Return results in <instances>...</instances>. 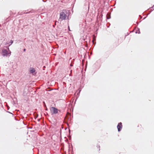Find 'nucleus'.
<instances>
[{
    "label": "nucleus",
    "instance_id": "nucleus-28",
    "mask_svg": "<svg viewBox=\"0 0 154 154\" xmlns=\"http://www.w3.org/2000/svg\"><path fill=\"white\" fill-rule=\"evenodd\" d=\"M137 24H138V23H137Z\"/></svg>",
    "mask_w": 154,
    "mask_h": 154
},
{
    "label": "nucleus",
    "instance_id": "nucleus-24",
    "mask_svg": "<svg viewBox=\"0 0 154 154\" xmlns=\"http://www.w3.org/2000/svg\"><path fill=\"white\" fill-rule=\"evenodd\" d=\"M68 28H69V30L70 31V30H69V26H68Z\"/></svg>",
    "mask_w": 154,
    "mask_h": 154
},
{
    "label": "nucleus",
    "instance_id": "nucleus-25",
    "mask_svg": "<svg viewBox=\"0 0 154 154\" xmlns=\"http://www.w3.org/2000/svg\"><path fill=\"white\" fill-rule=\"evenodd\" d=\"M71 11L72 12H73V10H71Z\"/></svg>",
    "mask_w": 154,
    "mask_h": 154
},
{
    "label": "nucleus",
    "instance_id": "nucleus-21",
    "mask_svg": "<svg viewBox=\"0 0 154 154\" xmlns=\"http://www.w3.org/2000/svg\"><path fill=\"white\" fill-rule=\"evenodd\" d=\"M72 74H71V73L69 74V76H72Z\"/></svg>",
    "mask_w": 154,
    "mask_h": 154
},
{
    "label": "nucleus",
    "instance_id": "nucleus-14",
    "mask_svg": "<svg viewBox=\"0 0 154 154\" xmlns=\"http://www.w3.org/2000/svg\"><path fill=\"white\" fill-rule=\"evenodd\" d=\"M44 106L45 107V110H48V109H47V107L46 106L45 104V105Z\"/></svg>",
    "mask_w": 154,
    "mask_h": 154
},
{
    "label": "nucleus",
    "instance_id": "nucleus-2",
    "mask_svg": "<svg viewBox=\"0 0 154 154\" xmlns=\"http://www.w3.org/2000/svg\"><path fill=\"white\" fill-rule=\"evenodd\" d=\"M96 12L95 10H88L87 15L93 17L96 15Z\"/></svg>",
    "mask_w": 154,
    "mask_h": 154
},
{
    "label": "nucleus",
    "instance_id": "nucleus-8",
    "mask_svg": "<svg viewBox=\"0 0 154 154\" xmlns=\"http://www.w3.org/2000/svg\"><path fill=\"white\" fill-rule=\"evenodd\" d=\"M111 18V12H108L106 14V19H109Z\"/></svg>",
    "mask_w": 154,
    "mask_h": 154
},
{
    "label": "nucleus",
    "instance_id": "nucleus-27",
    "mask_svg": "<svg viewBox=\"0 0 154 154\" xmlns=\"http://www.w3.org/2000/svg\"><path fill=\"white\" fill-rule=\"evenodd\" d=\"M26 11H25L24 12V13H25V12Z\"/></svg>",
    "mask_w": 154,
    "mask_h": 154
},
{
    "label": "nucleus",
    "instance_id": "nucleus-13",
    "mask_svg": "<svg viewBox=\"0 0 154 154\" xmlns=\"http://www.w3.org/2000/svg\"><path fill=\"white\" fill-rule=\"evenodd\" d=\"M38 116V115L37 114H36L34 115V118L35 119H36Z\"/></svg>",
    "mask_w": 154,
    "mask_h": 154
},
{
    "label": "nucleus",
    "instance_id": "nucleus-22",
    "mask_svg": "<svg viewBox=\"0 0 154 154\" xmlns=\"http://www.w3.org/2000/svg\"><path fill=\"white\" fill-rule=\"evenodd\" d=\"M70 133V129H69V133Z\"/></svg>",
    "mask_w": 154,
    "mask_h": 154
},
{
    "label": "nucleus",
    "instance_id": "nucleus-1",
    "mask_svg": "<svg viewBox=\"0 0 154 154\" xmlns=\"http://www.w3.org/2000/svg\"><path fill=\"white\" fill-rule=\"evenodd\" d=\"M5 47L6 48V49H3L2 51V55L4 57H9L11 54V52L10 51L9 48L8 46H5Z\"/></svg>",
    "mask_w": 154,
    "mask_h": 154
},
{
    "label": "nucleus",
    "instance_id": "nucleus-26",
    "mask_svg": "<svg viewBox=\"0 0 154 154\" xmlns=\"http://www.w3.org/2000/svg\"><path fill=\"white\" fill-rule=\"evenodd\" d=\"M72 70H70V72H72Z\"/></svg>",
    "mask_w": 154,
    "mask_h": 154
},
{
    "label": "nucleus",
    "instance_id": "nucleus-19",
    "mask_svg": "<svg viewBox=\"0 0 154 154\" xmlns=\"http://www.w3.org/2000/svg\"><path fill=\"white\" fill-rule=\"evenodd\" d=\"M26 49L25 48L23 50V51H26Z\"/></svg>",
    "mask_w": 154,
    "mask_h": 154
},
{
    "label": "nucleus",
    "instance_id": "nucleus-15",
    "mask_svg": "<svg viewBox=\"0 0 154 154\" xmlns=\"http://www.w3.org/2000/svg\"><path fill=\"white\" fill-rule=\"evenodd\" d=\"M65 11H66V14H67L68 13H69V11H70V10H65Z\"/></svg>",
    "mask_w": 154,
    "mask_h": 154
},
{
    "label": "nucleus",
    "instance_id": "nucleus-6",
    "mask_svg": "<svg viewBox=\"0 0 154 154\" xmlns=\"http://www.w3.org/2000/svg\"><path fill=\"white\" fill-rule=\"evenodd\" d=\"M151 12V11H149V10H146L143 13V16L146 15L147 16L150 14Z\"/></svg>",
    "mask_w": 154,
    "mask_h": 154
},
{
    "label": "nucleus",
    "instance_id": "nucleus-30",
    "mask_svg": "<svg viewBox=\"0 0 154 154\" xmlns=\"http://www.w3.org/2000/svg\"><path fill=\"white\" fill-rule=\"evenodd\" d=\"M142 17H141L140 18H142Z\"/></svg>",
    "mask_w": 154,
    "mask_h": 154
},
{
    "label": "nucleus",
    "instance_id": "nucleus-9",
    "mask_svg": "<svg viewBox=\"0 0 154 154\" xmlns=\"http://www.w3.org/2000/svg\"><path fill=\"white\" fill-rule=\"evenodd\" d=\"M13 42V41L12 40H11L9 43H7V44H8L9 45L8 47L10 46Z\"/></svg>",
    "mask_w": 154,
    "mask_h": 154
},
{
    "label": "nucleus",
    "instance_id": "nucleus-12",
    "mask_svg": "<svg viewBox=\"0 0 154 154\" xmlns=\"http://www.w3.org/2000/svg\"><path fill=\"white\" fill-rule=\"evenodd\" d=\"M110 25V24L109 23H107L106 24V26H107V27H108V28L109 27Z\"/></svg>",
    "mask_w": 154,
    "mask_h": 154
},
{
    "label": "nucleus",
    "instance_id": "nucleus-11",
    "mask_svg": "<svg viewBox=\"0 0 154 154\" xmlns=\"http://www.w3.org/2000/svg\"><path fill=\"white\" fill-rule=\"evenodd\" d=\"M136 33L140 34V29L139 28H137V30L136 32Z\"/></svg>",
    "mask_w": 154,
    "mask_h": 154
},
{
    "label": "nucleus",
    "instance_id": "nucleus-16",
    "mask_svg": "<svg viewBox=\"0 0 154 154\" xmlns=\"http://www.w3.org/2000/svg\"><path fill=\"white\" fill-rule=\"evenodd\" d=\"M97 148H99V151L100 150V146L99 145L98 146L97 145Z\"/></svg>",
    "mask_w": 154,
    "mask_h": 154
},
{
    "label": "nucleus",
    "instance_id": "nucleus-10",
    "mask_svg": "<svg viewBox=\"0 0 154 154\" xmlns=\"http://www.w3.org/2000/svg\"><path fill=\"white\" fill-rule=\"evenodd\" d=\"M102 14H101L100 15V17H99V20H100L101 21H102Z\"/></svg>",
    "mask_w": 154,
    "mask_h": 154
},
{
    "label": "nucleus",
    "instance_id": "nucleus-18",
    "mask_svg": "<svg viewBox=\"0 0 154 154\" xmlns=\"http://www.w3.org/2000/svg\"><path fill=\"white\" fill-rule=\"evenodd\" d=\"M7 112H8V113H10V114H12V113H11V112H9V111H7Z\"/></svg>",
    "mask_w": 154,
    "mask_h": 154
},
{
    "label": "nucleus",
    "instance_id": "nucleus-29",
    "mask_svg": "<svg viewBox=\"0 0 154 154\" xmlns=\"http://www.w3.org/2000/svg\"><path fill=\"white\" fill-rule=\"evenodd\" d=\"M69 14H68V16H69Z\"/></svg>",
    "mask_w": 154,
    "mask_h": 154
},
{
    "label": "nucleus",
    "instance_id": "nucleus-3",
    "mask_svg": "<svg viewBox=\"0 0 154 154\" xmlns=\"http://www.w3.org/2000/svg\"><path fill=\"white\" fill-rule=\"evenodd\" d=\"M66 16H67L66 14L64 12H61L60 14V19L62 20H65Z\"/></svg>",
    "mask_w": 154,
    "mask_h": 154
},
{
    "label": "nucleus",
    "instance_id": "nucleus-4",
    "mask_svg": "<svg viewBox=\"0 0 154 154\" xmlns=\"http://www.w3.org/2000/svg\"><path fill=\"white\" fill-rule=\"evenodd\" d=\"M52 114H56L58 113V109L57 108L52 107L51 109Z\"/></svg>",
    "mask_w": 154,
    "mask_h": 154
},
{
    "label": "nucleus",
    "instance_id": "nucleus-20",
    "mask_svg": "<svg viewBox=\"0 0 154 154\" xmlns=\"http://www.w3.org/2000/svg\"><path fill=\"white\" fill-rule=\"evenodd\" d=\"M38 122L40 121V119H38Z\"/></svg>",
    "mask_w": 154,
    "mask_h": 154
},
{
    "label": "nucleus",
    "instance_id": "nucleus-23",
    "mask_svg": "<svg viewBox=\"0 0 154 154\" xmlns=\"http://www.w3.org/2000/svg\"><path fill=\"white\" fill-rule=\"evenodd\" d=\"M146 17H146H144V18L143 19H145Z\"/></svg>",
    "mask_w": 154,
    "mask_h": 154
},
{
    "label": "nucleus",
    "instance_id": "nucleus-5",
    "mask_svg": "<svg viewBox=\"0 0 154 154\" xmlns=\"http://www.w3.org/2000/svg\"><path fill=\"white\" fill-rule=\"evenodd\" d=\"M122 128V123L121 122L119 123L117 125V128L118 131L119 132L121 131V130Z\"/></svg>",
    "mask_w": 154,
    "mask_h": 154
},
{
    "label": "nucleus",
    "instance_id": "nucleus-17",
    "mask_svg": "<svg viewBox=\"0 0 154 154\" xmlns=\"http://www.w3.org/2000/svg\"><path fill=\"white\" fill-rule=\"evenodd\" d=\"M98 10H97V17L99 16V11H98Z\"/></svg>",
    "mask_w": 154,
    "mask_h": 154
},
{
    "label": "nucleus",
    "instance_id": "nucleus-7",
    "mask_svg": "<svg viewBox=\"0 0 154 154\" xmlns=\"http://www.w3.org/2000/svg\"><path fill=\"white\" fill-rule=\"evenodd\" d=\"M30 69L29 70V72L31 73H34L35 71V70L34 68L31 67L30 68Z\"/></svg>",
    "mask_w": 154,
    "mask_h": 154
}]
</instances>
